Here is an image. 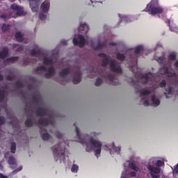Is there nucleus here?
<instances>
[{"instance_id":"1","label":"nucleus","mask_w":178,"mask_h":178,"mask_svg":"<svg viewBox=\"0 0 178 178\" xmlns=\"http://www.w3.org/2000/svg\"><path fill=\"white\" fill-rule=\"evenodd\" d=\"M32 56L38 58V60H42L43 65L39 66L36 69L38 73H44L46 77H51L55 70H54V65H62V63L58 61L55 57H49V55L44 54L40 50L38 47L31 51Z\"/></svg>"},{"instance_id":"2","label":"nucleus","mask_w":178,"mask_h":178,"mask_svg":"<svg viewBox=\"0 0 178 178\" xmlns=\"http://www.w3.org/2000/svg\"><path fill=\"white\" fill-rule=\"evenodd\" d=\"M75 130L78 138L77 141L81 144H85L86 152L94 151L95 156L97 158L99 157L101 155V148H102V142L94 139L99 136V133L92 132L90 136H88V134L83 135L80 134V130L77 127H75Z\"/></svg>"},{"instance_id":"3","label":"nucleus","mask_w":178,"mask_h":178,"mask_svg":"<svg viewBox=\"0 0 178 178\" xmlns=\"http://www.w3.org/2000/svg\"><path fill=\"white\" fill-rule=\"evenodd\" d=\"M165 165V158L152 157L149 159L147 169L149 171L152 178H161V167Z\"/></svg>"},{"instance_id":"4","label":"nucleus","mask_w":178,"mask_h":178,"mask_svg":"<svg viewBox=\"0 0 178 178\" xmlns=\"http://www.w3.org/2000/svg\"><path fill=\"white\" fill-rule=\"evenodd\" d=\"M140 95L142 97L141 102L148 106L152 105V106H158L161 104V101L155 95L151 94L150 89H143L139 92Z\"/></svg>"},{"instance_id":"5","label":"nucleus","mask_w":178,"mask_h":178,"mask_svg":"<svg viewBox=\"0 0 178 178\" xmlns=\"http://www.w3.org/2000/svg\"><path fill=\"white\" fill-rule=\"evenodd\" d=\"M176 59V53H171L169 56V60L168 63H166V60H165V58L161 57L159 59V63H163L164 65L163 67L160 69L159 73L161 76H163L165 74V76H168V77H176V74L170 72L169 69H168L167 66H170V60H175Z\"/></svg>"},{"instance_id":"6","label":"nucleus","mask_w":178,"mask_h":178,"mask_svg":"<svg viewBox=\"0 0 178 178\" xmlns=\"http://www.w3.org/2000/svg\"><path fill=\"white\" fill-rule=\"evenodd\" d=\"M99 56L101 58H103V66H108L112 72H114V73H117L118 74H120L122 73V68L120 67V65L118 64L113 58L106 56V54H100Z\"/></svg>"},{"instance_id":"7","label":"nucleus","mask_w":178,"mask_h":178,"mask_svg":"<svg viewBox=\"0 0 178 178\" xmlns=\"http://www.w3.org/2000/svg\"><path fill=\"white\" fill-rule=\"evenodd\" d=\"M144 12H148L149 15L154 16L159 13H163V8L159 6V0H152L146 6Z\"/></svg>"},{"instance_id":"8","label":"nucleus","mask_w":178,"mask_h":178,"mask_svg":"<svg viewBox=\"0 0 178 178\" xmlns=\"http://www.w3.org/2000/svg\"><path fill=\"white\" fill-rule=\"evenodd\" d=\"M64 144L65 143H61L54 147L53 154L56 161H58V159H60V161H65V159H66V155L65 154L66 150H65Z\"/></svg>"},{"instance_id":"9","label":"nucleus","mask_w":178,"mask_h":178,"mask_svg":"<svg viewBox=\"0 0 178 178\" xmlns=\"http://www.w3.org/2000/svg\"><path fill=\"white\" fill-rule=\"evenodd\" d=\"M11 12H13L10 14V17H16L17 16H24L26 13L23 10L22 7L17 6V4H13L11 6Z\"/></svg>"},{"instance_id":"10","label":"nucleus","mask_w":178,"mask_h":178,"mask_svg":"<svg viewBox=\"0 0 178 178\" xmlns=\"http://www.w3.org/2000/svg\"><path fill=\"white\" fill-rule=\"evenodd\" d=\"M105 151H108L111 155H118L120 152V147L115 146V143H112L104 146Z\"/></svg>"},{"instance_id":"11","label":"nucleus","mask_w":178,"mask_h":178,"mask_svg":"<svg viewBox=\"0 0 178 178\" xmlns=\"http://www.w3.org/2000/svg\"><path fill=\"white\" fill-rule=\"evenodd\" d=\"M158 79L155 78L154 75L151 73L145 74V75H142L140 79V83H144L145 84L147 83H153V81H156Z\"/></svg>"},{"instance_id":"12","label":"nucleus","mask_w":178,"mask_h":178,"mask_svg":"<svg viewBox=\"0 0 178 178\" xmlns=\"http://www.w3.org/2000/svg\"><path fill=\"white\" fill-rule=\"evenodd\" d=\"M73 43L74 45H79V47H84L86 44V39L84 36L79 34L78 35H75L73 39Z\"/></svg>"},{"instance_id":"13","label":"nucleus","mask_w":178,"mask_h":178,"mask_svg":"<svg viewBox=\"0 0 178 178\" xmlns=\"http://www.w3.org/2000/svg\"><path fill=\"white\" fill-rule=\"evenodd\" d=\"M40 0H29V5L32 12H38Z\"/></svg>"},{"instance_id":"14","label":"nucleus","mask_w":178,"mask_h":178,"mask_svg":"<svg viewBox=\"0 0 178 178\" xmlns=\"http://www.w3.org/2000/svg\"><path fill=\"white\" fill-rule=\"evenodd\" d=\"M90 28L88 27V24H86L85 22H82L80 24L79 27V34H87Z\"/></svg>"},{"instance_id":"15","label":"nucleus","mask_w":178,"mask_h":178,"mask_svg":"<svg viewBox=\"0 0 178 178\" xmlns=\"http://www.w3.org/2000/svg\"><path fill=\"white\" fill-rule=\"evenodd\" d=\"M106 80L108 83H111V84H116V83H119V79H116L115 75L112 74H107Z\"/></svg>"},{"instance_id":"16","label":"nucleus","mask_w":178,"mask_h":178,"mask_svg":"<svg viewBox=\"0 0 178 178\" xmlns=\"http://www.w3.org/2000/svg\"><path fill=\"white\" fill-rule=\"evenodd\" d=\"M9 152L6 153L5 154V156L6 158H8L9 156L8 163L10 165V168H16V166H17V163L16 162V160L13 156H9Z\"/></svg>"},{"instance_id":"17","label":"nucleus","mask_w":178,"mask_h":178,"mask_svg":"<svg viewBox=\"0 0 178 178\" xmlns=\"http://www.w3.org/2000/svg\"><path fill=\"white\" fill-rule=\"evenodd\" d=\"M41 8L44 13H47L49 10V1L48 0L44 1L41 6Z\"/></svg>"},{"instance_id":"18","label":"nucleus","mask_w":178,"mask_h":178,"mask_svg":"<svg viewBox=\"0 0 178 178\" xmlns=\"http://www.w3.org/2000/svg\"><path fill=\"white\" fill-rule=\"evenodd\" d=\"M168 24L170 31H177V26L172 19L168 20Z\"/></svg>"},{"instance_id":"19","label":"nucleus","mask_w":178,"mask_h":178,"mask_svg":"<svg viewBox=\"0 0 178 178\" xmlns=\"http://www.w3.org/2000/svg\"><path fill=\"white\" fill-rule=\"evenodd\" d=\"M81 80V74L80 73H77L76 74L73 79H72V81L73 83H74L75 84H77V83H80V81Z\"/></svg>"},{"instance_id":"20","label":"nucleus","mask_w":178,"mask_h":178,"mask_svg":"<svg viewBox=\"0 0 178 178\" xmlns=\"http://www.w3.org/2000/svg\"><path fill=\"white\" fill-rule=\"evenodd\" d=\"M8 56V48L4 47L3 48L2 51H0V58L1 59H5Z\"/></svg>"},{"instance_id":"21","label":"nucleus","mask_w":178,"mask_h":178,"mask_svg":"<svg viewBox=\"0 0 178 178\" xmlns=\"http://www.w3.org/2000/svg\"><path fill=\"white\" fill-rule=\"evenodd\" d=\"M167 98H169V95H172L173 94V90L170 86H165V92Z\"/></svg>"},{"instance_id":"22","label":"nucleus","mask_w":178,"mask_h":178,"mask_svg":"<svg viewBox=\"0 0 178 178\" xmlns=\"http://www.w3.org/2000/svg\"><path fill=\"white\" fill-rule=\"evenodd\" d=\"M131 69L134 73H137V72H140V69L137 66V63H132L131 64Z\"/></svg>"},{"instance_id":"23","label":"nucleus","mask_w":178,"mask_h":178,"mask_svg":"<svg viewBox=\"0 0 178 178\" xmlns=\"http://www.w3.org/2000/svg\"><path fill=\"white\" fill-rule=\"evenodd\" d=\"M39 123L41 126H48L51 124V120H40Z\"/></svg>"},{"instance_id":"24","label":"nucleus","mask_w":178,"mask_h":178,"mask_svg":"<svg viewBox=\"0 0 178 178\" xmlns=\"http://www.w3.org/2000/svg\"><path fill=\"white\" fill-rule=\"evenodd\" d=\"M119 17L121 20V22H124L125 23L129 22V16L126 15H119Z\"/></svg>"},{"instance_id":"25","label":"nucleus","mask_w":178,"mask_h":178,"mask_svg":"<svg viewBox=\"0 0 178 178\" xmlns=\"http://www.w3.org/2000/svg\"><path fill=\"white\" fill-rule=\"evenodd\" d=\"M143 49H144V46L143 45L137 46L136 47L134 48L135 54H140V52H141Z\"/></svg>"},{"instance_id":"26","label":"nucleus","mask_w":178,"mask_h":178,"mask_svg":"<svg viewBox=\"0 0 178 178\" xmlns=\"http://www.w3.org/2000/svg\"><path fill=\"white\" fill-rule=\"evenodd\" d=\"M15 38H17V41H23V34L20 32H17L15 34Z\"/></svg>"},{"instance_id":"27","label":"nucleus","mask_w":178,"mask_h":178,"mask_svg":"<svg viewBox=\"0 0 178 178\" xmlns=\"http://www.w3.org/2000/svg\"><path fill=\"white\" fill-rule=\"evenodd\" d=\"M19 59V57H11L6 60L7 63H13V62H16Z\"/></svg>"},{"instance_id":"28","label":"nucleus","mask_w":178,"mask_h":178,"mask_svg":"<svg viewBox=\"0 0 178 178\" xmlns=\"http://www.w3.org/2000/svg\"><path fill=\"white\" fill-rule=\"evenodd\" d=\"M71 170L73 173H77V172H79V165L74 164L71 168Z\"/></svg>"},{"instance_id":"29","label":"nucleus","mask_w":178,"mask_h":178,"mask_svg":"<svg viewBox=\"0 0 178 178\" xmlns=\"http://www.w3.org/2000/svg\"><path fill=\"white\" fill-rule=\"evenodd\" d=\"M13 49H15V51H22L23 49V47L19 44H14L13 47Z\"/></svg>"},{"instance_id":"30","label":"nucleus","mask_w":178,"mask_h":178,"mask_svg":"<svg viewBox=\"0 0 178 178\" xmlns=\"http://www.w3.org/2000/svg\"><path fill=\"white\" fill-rule=\"evenodd\" d=\"M104 82V80L102 79V78H97L96 79V81H95V86H99L100 84H102V83Z\"/></svg>"},{"instance_id":"31","label":"nucleus","mask_w":178,"mask_h":178,"mask_svg":"<svg viewBox=\"0 0 178 178\" xmlns=\"http://www.w3.org/2000/svg\"><path fill=\"white\" fill-rule=\"evenodd\" d=\"M69 73V68H65L61 71L60 73V76H65V74H67Z\"/></svg>"},{"instance_id":"32","label":"nucleus","mask_w":178,"mask_h":178,"mask_svg":"<svg viewBox=\"0 0 178 178\" xmlns=\"http://www.w3.org/2000/svg\"><path fill=\"white\" fill-rule=\"evenodd\" d=\"M11 152L15 154L16 151V143H12L10 147Z\"/></svg>"},{"instance_id":"33","label":"nucleus","mask_w":178,"mask_h":178,"mask_svg":"<svg viewBox=\"0 0 178 178\" xmlns=\"http://www.w3.org/2000/svg\"><path fill=\"white\" fill-rule=\"evenodd\" d=\"M117 59L120 61L123 60L124 59V55L122 54H117Z\"/></svg>"},{"instance_id":"34","label":"nucleus","mask_w":178,"mask_h":178,"mask_svg":"<svg viewBox=\"0 0 178 178\" xmlns=\"http://www.w3.org/2000/svg\"><path fill=\"white\" fill-rule=\"evenodd\" d=\"M39 19H40V20H45L47 19V15L44 14L43 13H40L39 15Z\"/></svg>"},{"instance_id":"35","label":"nucleus","mask_w":178,"mask_h":178,"mask_svg":"<svg viewBox=\"0 0 178 178\" xmlns=\"http://www.w3.org/2000/svg\"><path fill=\"white\" fill-rule=\"evenodd\" d=\"M43 140H49V134L47 132L42 134Z\"/></svg>"},{"instance_id":"36","label":"nucleus","mask_w":178,"mask_h":178,"mask_svg":"<svg viewBox=\"0 0 178 178\" xmlns=\"http://www.w3.org/2000/svg\"><path fill=\"white\" fill-rule=\"evenodd\" d=\"M9 30V25L3 24L2 26V31H8Z\"/></svg>"},{"instance_id":"37","label":"nucleus","mask_w":178,"mask_h":178,"mask_svg":"<svg viewBox=\"0 0 178 178\" xmlns=\"http://www.w3.org/2000/svg\"><path fill=\"white\" fill-rule=\"evenodd\" d=\"M105 45V44H101V42H98V44L96 47H95V49H100V48H102V47H104Z\"/></svg>"},{"instance_id":"38","label":"nucleus","mask_w":178,"mask_h":178,"mask_svg":"<svg viewBox=\"0 0 178 178\" xmlns=\"http://www.w3.org/2000/svg\"><path fill=\"white\" fill-rule=\"evenodd\" d=\"M46 113H47L46 111L42 110L41 112L40 113L39 115L40 116H45Z\"/></svg>"},{"instance_id":"39","label":"nucleus","mask_w":178,"mask_h":178,"mask_svg":"<svg viewBox=\"0 0 178 178\" xmlns=\"http://www.w3.org/2000/svg\"><path fill=\"white\" fill-rule=\"evenodd\" d=\"M3 98H5V95L3 93H0V102H2L3 101Z\"/></svg>"},{"instance_id":"40","label":"nucleus","mask_w":178,"mask_h":178,"mask_svg":"<svg viewBox=\"0 0 178 178\" xmlns=\"http://www.w3.org/2000/svg\"><path fill=\"white\" fill-rule=\"evenodd\" d=\"M5 123V118L3 117H0V124H3Z\"/></svg>"},{"instance_id":"41","label":"nucleus","mask_w":178,"mask_h":178,"mask_svg":"<svg viewBox=\"0 0 178 178\" xmlns=\"http://www.w3.org/2000/svg\"><path fill=\"white\" fill-rule=\"evenodd\" d=\"M165 86H166V82L165 81H162L160 83V87H165Z\"/></svg>"},{"instance_id":"42","label":"nucleus","mask_w":178,"mask_h":178,"mask_svg":"<svg viewBox=\"0 0 178 178\" xmlns=\"http://www.w3.org/2000/svg\"><path fill=\"white\" fill-rule=\"evenodd\" d=\"M22 169H23V167L19 166L18 168L15 172H16V173H17V172H20V170H22Z\"/></svg>"},{"instance_id":"43","label":"nucleus","mask_w":178,"mask_h":178,"mask_svg":"<svg viewBox=\"0 0 178 178\" xmlns=\"http://www.w3.org/2000/svg\"><path fill=\"white\" fill-rule=\"evenodd\" d=\"M10 17H7L6 15L3 14L1 15L2 19H9Z\"/></svg>"},{"instance_id":"44","label":"nucleus","mask_w":178,"mask_h":178,"mask_svg":"<svg viewBox=\"0 0 178 178\" xmlns=\"http://www.w3.org/2000/svg\"><path fill=\"white\" fill-rule=\"evenodd\" d=\"M26 126H32V125H33V123H31V121H29H29H26Z\"/></svg>"},{"instance_id":"45","label":"nucleus","mask_w":178,"mask_h":178,"mask_svg":"<svg viewBox=\"0 0 178 178\" xmlns=\"http://www.w3.org/2000/svg\"><path fill=\"white\" fill-rule=\"evenodd\" d=\"M0 178H8V177L2 174H0Z\"/></svg>"},{"instance_id":"46","label":"nucleus","mask_w":178,"mask_h":178,"mask_svg":"<svg viewBox=\"0 0 178 178\" xmlns=\"http://www.w3.org/2000/svg\"><path fill=\"white\" fill-rule=\"evenodd\" d=\"M131 161H134V156H131Z\"/></svg>"},{"instance_id":"47","label":"nucleus","mask_w":178,"mask_h":178,"mask_svg":"<svg viewBox=\"0 0 178 178\" xmlns=\"http://www.w3.org/2000/svg\"><path fill=\"white\" fill-rule=\"evenodd\" d=\"M175 67H178V60L175 63Z\"/></svg>"},{"instance_id":"48","label":"nucleus","mask_w":178,"mask_h":178,"mask_svg":"<svg viewBox=\"0 0 178 178\" xmlns=\"http://www.w3.org/2000/svg\"><path fill=\"white\" fill-rule=\"evenodd\" d=\"M3 79V76H2V75L0 74V80H2Z\"/></svg>"},{"instance_id":"49","label":"nucleus","mask_w":178,"mask_h":178,"mask_svg":"<svg viewBox=\"0 0 178 178\" xmlns=\"http://www.w3.org/2000/svg\"><path fill=\"white\" fill-rule=\"evenodd\" d=\"M56 136H57V137H58V138H60V135L57 134Z\"/></svg>"},{"instance_id":"50","label":"nucleus","mask_w":178,"mask_h":178,"mask_svg":"<svg viewBox=\"0 0 178 178\" xmlns=\"http://www.w3.org/2000/svg\"><path fill=\"white\" fill-rule=\"evenodd\" d=\"M2 169H3V167L2 165H0V170H2Z\"/></svg>"},{"instance_id":"51","label":"nucleus","mask_w":178,"mask_h":178,"mask_svg":"<svg viewBox=\"0 0 178 178\" xmlns=\"http://www.w3.org/2000/svg\"><path fill=\"white\" fill-rule=\"evenodd\" d=\"M111 45H116V43H115V42L111 43Z\"/></svg>"},{"instance_id":"52","label":"nucleus","mask_w":178,"mask_h":178,"mask_svg":"<svg viewBox=\"0 0 178 178\" xmlns=\"http://www.w3.org/2000/svg\"><path fill=\"white\" fill-rule=\"evenodd\" d=\"M10 2H13L15 0H9Z\"/></svg>"},{"instance_id":"53","label":"nucleus","mask_w":178,"mask_h":178,"mask_svg":"<svg viewBox=\"0 0 178 178\" xmlns=\"http://www.w3.org/2000/svg\"><path fill=\"white\" fill-rule=\"evenodd\" d=\"M161 178H165V177H162Z\"/></svg>"}]
</instances>
